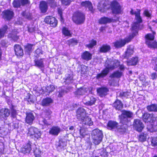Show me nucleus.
Segmentation results:
<instances>
[{
	"instance_id": "1",
	"label": "nucleus",
	"mask_w": 157,
	"mask_h": 157,
	"mask_svg": "<svg viewBox=\"0 0 157 157\" xmlns=\"http://www.w3.org/2000/svg\"><path fill=\"white\" fill-rule=\"evenodd\" d=\"M97 9L101 13L106 12L110 9L113 14H119L123 13L122 6L117 0H113L110 3L108 0L101 1L98 3Z\"/></svg>"
},
{
	"instance_id": "2",
	"label": "nucleus",
	"mask_w": 157,
	"mask_h": 157,
	"mask_svg": "<svg viewBox=\"0 0 157 157\" xmlns=\"http://www.w3.org/2000/svg\"><path fill=\"white\" fill-rule=\"evenodd\" d=\"M141 119L145 123H149L147 128L150 132L157 131V117L153 113L145 112L143 113Z\"/></svg>"
},
{
	"instance_id": "3",
	"label": "nucleus",
	"mask_w": 157,
	"mask_h": 157,
	"mask_svg": "<svg viewBox=\"0 0 157 157\" xmlns=\"http://www.w3.org/2000/svg\"><path fill=\"white\" fill-rule=\"evenodd\" d=\"M148 28L152 32V33H148L144 36L145 43L148 48L153 49H157V41L154 40L156 33L153 30L150 25H149Z\"/></svg>"
},
{
	"instance_id": "4",
	"label": "nucleus",
	"mask_w": 157,
	"mask_h": 157,
	"mask_svg": "<svg viewBox=\"0 0 157 157\" xmlns=\"http://www.w3.org/2000/svg\"><path fill=\"white\" fill-rule=\"evenodd\" d=\"M120 62L118 60L114 62L112 65L105 67L102 69L100 73L97 75L95 77L96 79H99L101 78H103L106 77L108 74L110 70H113L117 67L120 65Z\"/></svg>"
},
{
	"instance_id": "5",
	"label": "nucleus",
	"mask_w": 157,
	"mask_h": 157,
	"mask_svg": "<svg viewBox=\"0 0 157 157\" xmlns=\"http://www.w3.org/2000/svg\"><path fill=\"white\" fill-rule=\"evenodd\" d=\"M137 33H133L132 34H129L128 36L124 39H120L113 43V46L117 48H121L124 47L126 44L130 42L134 38Z\"/></svg>"
},
{
	"instance_id": "6",
	"label": "nucleus",
	"mask_w": 157,
	"mask_h": 157,
	"mask_svg": "<svg viewBox=\"0 0 157 157\" xmlns=\"http://www.w3.org/2000/svg\"><path fill=\"white\" fill-rule=\"evenodd\" d=\"M71 19L77 25L83 24L84 23L86 19L85 14L81 11L76 10L73 13Z\"/></svg>"
},
{
	"instance_id": "7",
	"label": "nucleus",
	"mask_w": 157,
	"mask_h": 157,
	"mask_svg": "<svg viewBox=\"0 0 157 157\" xmlns=\"http://www.w3.org/2000/svg\"><path fill=\"white\" fill-rule=\"evenodd\" d=\"M119 116L120 123L123 125H127L129 122L128 118H132L133 117V113L129 110H123Z\"/></svg>"
},
{
	"instance_id": "8",
	"label": "nucleus",
	"mask_w": 157,
	"mask_h": 157,
	"mask_svg": "<svg viewBox=\"0 0 157 157\" xmlns=\"http://www.w3.org/2000/svg\"><path fill=\"white\" fill-rule=\"evenodd\" d=\"M28 135L31 138L38 139L40 138L41 133L37 128L31 126L28 128Z\"/></svg>"
},
{
	"instance_id": "9",
	"label": "nucleus",
	"mask_w": 157,
	"mask_h": 157,
	"mask_svg": "<svg viewBox=\"0 0 157 157\" xmlns=\"http://www.w3.org/2000/svg\"><path fill=\"white\" fill-rule=\"evenodd\" d=\"M14 15L13 10L10 9L5 10L2 12L1 16L5 21H10L12 19Z\"/></svg>"
},
{
	"instance_id": "10",
	"label": "nucleus",
	"mask_w": 157,
	"mask_h": 157,
	"mask_svg": "<svg viewBox=\"0 0 157 157\" xmlns=\"http://www.w3.org/2000/svg\"><path fill=\"white\" fill-rule=\"evenodd\" d=\"M44 23L50 25L52 28L56 27L58 25V20L56 18L52 16H47L45 17L44 19Z\"/></svg>"
},
{
	"instance_id": "11",
	"label": "nucleus",
	"mask_w": 157,
	"mask_h": 157,
	"mask_svg": "<svg viewBox=\"0 0 157 157\" xmlns=\"http://www.w3.org/2000/svg\"><path fill=\"white\" fill-rule=\"evenodd\" d=\"M119 17H117L115 19H113L112 17H109L104 16L101 17L98 20V23L99 24L105 25L107 23H116L119 21Z\"/></svg>"
},
{
	"instance_id": "12",
	"label": "nucleus",
	"mask_w": 157,
	"mask_h": 157,
	"mask_svg": "<svg viewBox=\"0 0 157 157\" xmlns=\"http://www.w3.org/2000/svg\"><path fill=\"white\" fill-rule=\"evenodd\" d=\"M31 143L30 141L23 145L20 149V152L24 155L29 154L32 150Z\"/></svg>"
},
{
	"instance_id": "13",
	"label": "nucleus",
	"mask_w": 157,
	"mask_h": 157,
	"mask_svg": "<svg viewBox=\"0 0 157 157\" xmlns=\"http://www.w3.org/2000/svg\"><path fill=\"white\" fill-rule=\"evenodd\" d=\"M132 125L134 128L139 132H141L144 128V124L139 119H134Z\"/></svg>"
},
{
	"instance_id": "14",
	"label": "nucleus",
	"mask_w": 157,
	"mask_h": 157,
	"mask_svg": "<svg viewBox=\"0 0 157 157\" xmlns=\"http://www.w3.org/2000/svg\"><path fill=\"white\" fill-rule=\"evenodd\" d=\"M44 113V118H43L42 122L44 125L47 126L50 125L51 124L48 120L51 119V115L52 112L49 108H48L45 110Z\"/></svg>"
},
{
	"instance_id": "15",
	"label": "nucleus",
	"mask_w": 157,
	"mask_h": 157,
	"mask_svg": "<svg viewBox=\"0 0 157 157\" xmlns=\"http://www.w3.org/2000/svg\"><path fill=\"white\" fill-rule=\"evenodd\" d=\"M14 51L15 55L17 58H21L24 55L23 50L21 45L16 44L13 46Z\"/></svg>"
},
{
	"instance_id": "16",
	"label": "nucleus",
	"mask_w": 157,
	"mask_h": 157,
	"mask_svg": "<svg viewBox=\"0 0 157 157\" xmlns=\"http://www.w3.org/2000/svg\"><path fill=\"white\" fill-rule=\"evenodd\" d=\"M10 115V111L7 108L0 109V119L6 120Z\"/></svg>"
},
{
	"instance_id": "17",
	"label": "nucleus",
	"mask_w": 157,
	"mask_h": 157,
	"mask_svg": "<svg viewBox=\"0 0 157 157\" xmlns=\"http://www.w3.org/2000/svg\"><path fill=\"white\" fill-rule=\"evenodd\" d=\"M80 6L81 7H84L86 8L87 7L89 10L92 13H94L95 10L91 2L89 1H82L81 2Z\"/></svg>"
},
{
	"instance_id": "18",
	"label": "nucleus",
	"mask_w": 157,
	"mask_h": 157,
	"mask_svg": "<svg viewBox=\"0 0 157 157\" xmlns=\"http://www.w3.org/2000/svg\"><path fill=\"white\" fill-rule=\"evenodd\" d=\"M86 114V111L82 107H80L78 108L76 111V117L79 120L81 121Z\"/></svg>"
},
{
	"instance_id": "19",
	"label": "nucleus",
	"mask_w": 157,
	"mask_h": 157,
	"mask_svg": "<svg viewBox=\"0 0 157 157\" xmlns=\"http://www.w3.org/2000/svg\"><path fill=\"white\" fill-rule=\"evenodd\" d=\"M26 115L25 118V122L30 125L32 124L35 119V117L33 114L30 112H26Z\"/></svg>"
},
{
	"instance_id": "20",
	"label": "nucleus",
	"mask_w": 157,
	"mask_h": 157,
	"mask_svg": "<svg viewBox=\"0 0 157 157\" xmlns=\"http://www.w3.org/2000/svg\"><path fill=\"white\" fill-rule=\"evenodd\" d=\"M97 91L99 96L102 97L105 96L107 94L109 89L106 87H101L98 88Z\"/></svg>"
},
{
	"instance_id": "21",
	"label": "nucleus",
	"mask_w": 157,
	"mask_h": 157,
	"mask_svg": "<svg viewBox=\"0 0 157 157\" xmlns=\"http://www.w3.org/2000/svg\"><path fill=\"white\" fill-rule=\"evenodd\" d=\"M112 106L116 110L121 111L123 108V104L120 100L117 99L113 103Z\"/></svg>"
},
{
	"instance_id": "22",
	"label": "nucleus",
	"mask_w": 157,
	"mask_h": 157,
	"mask_svg": "<svg viewBox=\"0 0 157 157\" xmlns=\"http://www.w3.org/2000/svg\"><path fill=\"white\" fill-rule=\"evenodd\" d=\"M111 49V47L109 45L104 44L99 47L98 52L100 53H106L109 52Z\"/></svg>"
},
{
	"instance_id": "23",
	"label": "nucleus",
	"mask_w": 157,
	"mask_h": 157,
	"mask_svg": "<svg viewBox=\"0 0 157 157\" xmlns=\"http://www.w3.org/2000/svg\"><path fill=\"white\" fill-rule=\"evenodd\" d=\"M106 126L108 129L113 130L118 128V123L116 121L109 120L108 121Z\"/></svg>"
},
{
	"instance_id": "24",
	"label": "nucleus",
	"mask_w": 157,
	"mask_h": 157,
	"mask_svg": "<svg viewBox=\"0 0 157 157\" xmlns=\"http://www.w3.org/2000/svg\"><path fill=\"white\" fill-rule=\"evenodd\" d=\"M134 52V49L131 48L130 46L129 45L124 52L123 55L124 58L128 59L129 57H131L133 55Z\"/></svg>"
},
{
	"instance_id": "25",
	"label": "nucleus",
	"mask_w": 157,
	"mask_h": 157,
	"mask_svg": "<svg viewBox=\"0 0 157 157\" xmlns=\"http://www.w3.org/2000/svg\"><path fill=\"white\" fill-rule=\"evenodd\" d=\"M92 55L88 51H85L81 54V57L84 60L88 61L92 59Z\"/></svg>"
},
{
	"instance_id": "26",
	"label": "nucleus",
	"mask_w": 157,
	"mask_h": 157,
	"mask_svg": "<svg viewBox=\"0 0 157 157\" xmlns=\"http://www.w3.org/2000/svg\"><path fill=\"white\" fill-rule=\"evenodd\" d=\"M39 7L41 13H46L48 9V4L45 1H40Z\"/></svg>"
},
{
	"instance_id": "27",
	"label": "nucleus",
	"mask_w": 157,
	"mask_h": 157,
	"mask_svg": "<svg viewBox=\"0 0 157 157\" xmlns=\"http://www.w3.org/2000/svg\"><path fill=\"white\" fill-rule=\"evenodd\" d=\"M61 131L59 127L57 126H53L49 130V133L53 136H57Z\"/></svg>"
},
{
	"instance_id": "28",
	"label": "nucleus",
	"mask_w": 157,
	"mask_h": 157,
	"mask_svg": "<svg viewBox=\"0 0 157 157\" xmlns=\"http://www.w3.org/2000/svg\"><path fill=\"white\" fill-rule=\"evenodd\" d=\"M44 58H41L40 59H35L34 60V66L40 69L44 68Z\"/></svg>"
},
{
	"instance_id": "29",
	"label": "nucleus",
	"mask_w": 157,
	"mask_h": 157,
	"mask_svg": "<svg viewBox=\"0 0 157 157\" xmlns=\"http://www.w3.org/2000/svg\"><path fill=\"white\" fill-rule=\"evenodd\" d=\"M34 45L30 43H27L24 46L25 53L30 55L33 50V46Z\"/></svg>"
},
{
	"instance_id": "30",
	"label": "nucleus",
	"mask_w": 157,
	"mask_h": 157,
	"mask_svg": "<svg viewBox=\"0 0 157 157\" xmlns=\"http://www.w3.org/2000/svg\"><path fill=\"white\" fill-rule=\"evenodd\" d=\"M139 62L138 57L137 56L132 57L130 59L126 61L128 66H135Z\"/></svg>"
},
{
	"instance_id": "31",
	"label": "nucleus",
	"mask_w": 157,
	"mask_h": 157,
	"mask_svg": "<svg viewBox=\"0 0 157 157\" xmlns=\"http://www.w3.org/2000/svg\"><path fill=\"white\" fill-rule=\"evenodd\" d=\"M53 102V100L51 98L46 97L42 99L41 105L43 106H48Z\"/></svg>"
},
{
	"instance_id": "32",
	"label": "nucleus",
	"mask_w": 157,
	"mask_h": 157,
	"mask_svg": "<svg viewBox=\"0 0 157 157\" xmlns=\"http://www.w3.org/2000/svg\"><path fill=\"white\" fill-rule=\"evenodd\" d=\"M81 121L85 125L89 126L92 125L93 124V122L91 120V118L88 116H86Z\"/></svg>"
},
{
	"instance_id": "33",
	"label": "nucleus",
	"mask_w": 157,
	"mask_h": 157,
	"mask_svg": "<svg viewBox=\"0 0 157 157\" xmlns=\"http://www.w3.org/2000/svg\"><path fill=\"white\" fill-rule=\"evenodd\" d=\"M21 16L29 20H32L33 18L32 13L26 10L22 11L21 13Z\"/></svg>"
},
{
	"instance_id": "34",
	"label": "nucleus",
	"mask_w": 157,
	"mask_h": 157,
	"mask_svg": "<svg viewBox=\"0 0 157 157\" xmlns=\"http://www.w3.org/2000/svg\"><path fill=\"white\" fill-rule=\"evenodd\" d=\"M62 32L63 35L65 36L71 37L72 36V33L69 30L68 28L63 27L62 28Z\"/></svg>"
},
{
	"instance_id": "35",
	"label": "nucleus",
	"mask_w": 157,
	"mask_h": 157,
	"mask_svg": "<svg viewBox=\"0 0 157 157\" xmlns=\"http://www.w3.org/2000/svg\"><path fill=\"white\" fill-rule=\"evenodd\" d=\"M147 111L149 112H157V104H151L146 106Z\"/></svg>"
},
{
	"instance_id": "36",
	"label": "nucleus",
	"mask_w": 157,
	"mask_h": 157,
	"mask_svg": "<svg viewBox=\"0 0 157 157\" xmlns=\"http://www.w3.org/2000/svg\"><path fill=\"white\" fill-rule=\"evenodd\" d=\"M8 29V26L6 25H4L1 28H0V39L4 37Z\"/></svg>"
},
{
	"instance_id": "37",
	"label": "nucleus",
	"mask_w": 157,
	"mask_h": 157,
	"mask_svg": "<svg viewBox=\"0 0 157 157\" xmlns=\"http://www.w3.org/2000/svg\"><path fill=\"white\" fill-rule=\"evenodd\" d=\"M123 73L119 71H114L109 76L111 78H120L123 75Z\"/></svg>"
},
{
	"instance_id": "38",
	"label": "nucleus",
	"mask_w": 157,
	"mask_h": 157,
	"mask_svg": "<svg viewBox=\"0 0 157 157\" xmlns=\"http://www.w3.org/2000/svg\"><path fill=\"white\" fill-rule=\"evenodd\" d=\"M102 139V135H96L93 138V143L96 145L99 144L101 141Z\"/></svg>"
},
{
	"instance_id": "39",
	"label": "nucleus",
	"mask_w": 157,
	"mask_h": 157,
	"mask_svg": "<svg viewBox=\"0 0 157 157\" xmlns=\"http://www.w3.org/2000/svg\"><path fill=\"white\" fill-rule=\"evenodd\" d=\"M56 148H59L61 149L63 148L67 145V142L63 140V139H60L56 144Z\"/></svg>"
},
{
	"instance_id": "40",
	"label": "nucleus",
	"mask_w": 157,
	"mask_h": 157,
	"mask_svg": "<svg viewBox=\"0 0 157 157\" xmlns=\"http://www.w3.org/2000/svg\"><path fill=\"white\" fill-rule=\"evenodd\" d=\"M73 74H68L64 79V82L66 84H69L73 82Z\"/></svg>"
},
{
	"instance_id": "41",
	"label": "nucleus",
	"mask_w": 157,
	"mask_h": 157,
	"mask_svg": "<svg viewBox=\"0 0 157 157\" xmlns=\"http://www.w3.org/2000/svg\"><path fill=\"white\" fill-rule=\"evenodd\" d=\"M10 109V110L11 117L13 118H16L17 115V110L15 109L14 106L12 104Z\"/></svg>"
},
{
	"instance_id": "42",
	"label": "nucleus",
	"mask_w": 157,
	"mask_h": 157,
	"mask_svg": "<svg viewBox=\"0 0 157 157\" xmlns=\"http://www.w3.org/2000/svg\"><path fill=\"white\" fill-rule=\"evenodd\" d=\"M67 44L69 46H74L77 45L78 40L75 38H72L67 40Z\"/></svg>"
},
{
	"instance_id": "43",
	"label": "nucleus",
	"mask_w": 157,
	"mask_h": 157,
	"mask_svg": "<svg viewBox=\"0 0 157 157\" xmlns=\"http://www.w3.org/2000/svg\"><path fill=\"white\" fill-rule=\"evenodd\" d=\"M90 100L84 103V104L87 106H91L95 104L96 99L93 96L89 97Z\"/></svg>"
},
{
	"instance_id": "44",
	"label": "nucleus",
	"mask_w": 157,
	"mask_h": 157,
	"mask_svg": "<svg viewBox=\"0 0 157 157\" xmlns=\"http://www.w3.org/2000/svg\"><path fill=\"white\" fill-rule=\"evenodd\" d=\"M139 26V24L136 22L133 23L131 28V30L133 32L130 34H132L133 33H137L135 36L138 34V31L137 29Z\"/></svg>"
},
{
	"instance_id": "45",
	"label": "nucleus",
	"mask_w": 157,
	"mask_h": 157,
	"mask_svg": "<svg viewBox=\"0 0 157 157\" xmlns=\"http://www.w3.org/2000/svg\"><path fill=\"white\" fill-rule=\"evenodd\" d=\"M9 37L14 41H16L19 39V36L15 32H12L8 35Z\"/></svg>"
},
{
	"instance_id": "46",
	"label": "nucleus",
	"mask_w": 157,
	"mask_h": 157,
	"mask_svg": "<svg viewBox=\"0 0 157 157\" xmlns=\"http://www.w3.org/2000/svg\"><path fill=\"white\" fill-rule=\"evenodd\" d=\"M97 42L94 39H92L90 41L89 43L86 45L85 46L89 49H92L96 45Z\"/></svg>"
},
{
	"instance_id": "47",
	"label": "nucleus",
	"mask_w": 157,
	"mask_h": 157,
	"mask_svg": "<svg viewBox=\"0 0 157 157\" xmlns=\"http://www.w3.org/2000/svg\"><path fill=\"white\" fill-rule=\"evenodd\" d=\"M147 134V133L142 132L140 133L138 137V140L139 141L143 142L146 140Z\"/></svg>"
},
{
	"instance_id": "48",
	"label": "nucleus",
	"mask_w": 157,
	"mask_h": 157,
	"mask_svg": "<svg viewBox=\"0 0 157 157\" xmlns=\"http://www.w3.org/2000/svg\"><path fill=\"white\" fill-rule=\"evenodd\" d=\"M12 5L14 8H20L21 6V0H14L12 2Z\"/></svg>"
},
{
	"instance_id": "49",
	"label": "nucleus",
	"mask_w": 157,
	"mask_h": 157,
	"mask_svg": "<svg viewBox=\"0 0 157 157\" xmlns=\"http://www.w3.org/2000/svg\"><path fill=\"white\" fill-rule=\"evenodd\" d=\"M136 10V11L135 12L132 9H131L130 12V13L132 15H135V17L140 15L141 10L140 9H137Z\"/></svg>"
},
{
	"instance_id": "50",
	"label": "nucleus",
	"mask_w": 157,
	"mask_h": 157,
	"mask_svg": "<svg viewBox=\"0 0 157 157\" xmlns=\"http://www.w3.org/2000/svg\"><path fill=\"white\" fill-rule=\"evenodd\" d=\"M57 11L58 14L59 15L60 17V21L63 23L64 21V19L63 17V10L61 8H58L57 9Z\"/></svg>"
},
{
	"instance_id": "51",
	"label": "nucleus",
	"mask_w": 157,
	"mask_h": 157,
	"mask_svg": "<svg viewBox=\"0 0 157 157\" xmlns=\"http://www.w3.org/2000/svg\"><path fill=\"white\" fill-rule=\"evenodd\" d=\"M151 139L152 146L154 147L157 146V136L151 137Z\"/></svg>"
},
{
	"instance_id": "52",
	"label": "nucleus",
	"mask_w": 157,
	"mask_h": 157,
	"mask_svg": "<svg viewBox=\"0 0 157 157\" xmlns=\"http://www.w3.org/2000/svg\"><path fill=\"white\" fill-rule=\"evenodd\" d=\"M152 63L153 65L155 64L153 70L155 71H157V57H154L152 59Z\"/></svg>"
},
{
	"instance_id": "53",
	"label": "nucleus",
	"mask_w": 157,
	"mask_h": 157,
	"mask_svg": "<svg viewBox=\"0 0 157 157\" xmlns=\"http://www.w3.org/2000/svg\"><path fill=\"white\" fill-rule=\"evenodd\" d=\"M46 91H48L49 93H50L54 90L55 87L53 85H50L46 87Z\"/></svg>"
},
{
	"instance_id": "54",
	"label": "nucleus",
	"mask_w": 157,
	"mask_h": 157,
	"mask_svg": "<svg viewBox=\"0 0 157 157\" xmlns=\"http://www.w3.org/2000/svg\"><path fill=\"white\" fill-rule=\"evenodd\" d=\"M48 3L51 7L55 8L57 6L56 2L55 0H49Z\"/></svg>"
},
{
	"instance_id": "55",
	"label": "nucleus",
	"mask_w": 157,
	"mask_h": 157,
	"mask_svg": "<svg viewBox=\"0 0 157 157\" xmlns=\"http://www.w3.org/2000/svg\"><path fill=\"white\" fill-rule=\"evenodd\" d=\"M143 14L146 17L151 18V13H150L147 9H145L144 10Z\"/></svg>"
},
{
	"instance_id": "56",
	"label": "nucleus",
	"mask_w": 157,
	"mask_h": 157,
	"mask_svg": "<svg viewBox=\"0 0 157 157\" xmlns=\"http://www.w3.org/2000/svg\"><path fill=\"white\" fill-rule=\"evenodd\" d=\"M21 2L22 6L29 5L30 2L29 0H21Z\"/></svg>"
},
{
	"instance_id": "57",
	"label": "nucleus",
	"mask_w": 157,
	"mask_h": 157,
	"mask_svg": "<svg viewBox=\"0 0 157 157\" xmlns=\"http://www.w3.org/2000/svg\"><path fill=\"white\" fill-rule=\"evenodd\" d=\"M119 96L121 97H127L129 96V93L128 91L122 92L120 93Z\"/></svg>"
},
{
	"instance_id": "58",
	"label": "nucleus",
	"mask_w": 157,
	"mask_h": 157,
	"mask_svg": "<svg viewBox=\"0 0 157 157\" xmlns=\"http://www.w3.org/2000/svg\"><path fill=\"white\" fill-rule=\"evenodd\" d=\"M31 95L30 94H28L26 98V100L30 103H33L34 101L32 98H31Z\"/></svg>"
},
{
	"instance_id": "59",
	"label": "nucleus",
	"mask_w": 157,
	"mask_h": 157,
	"mask_svg": "<svg viewBox=\"0 0 157 157\" xmlns=\"http://www.w3.org/2000/svg\"><path fill=\"white\" fill-rule=\"evenodd\" d=\"M5 149V145L3 143L0 142V153H3Z\"/></svg>"
},
{
	"instance_id": "60",
	"label": "nucleus",
	"mask_w": 157,
	"mask_h": 157,
	"mask_svg": "<svg viewBox=\"0 0 157 157\" xmlns=\"http://www.w3.org/2000/svg\"><path fill=\"white\" fill-rule=\"evenodd\" d=\"M28 31L30 33H33L35 31V27L33 25L31 26H29L28 27Z\"/></svg>"
},
{
	"instance_id": "61",
	"label": "nucleus",
	"mask_w": 157,
	"mask_h": 157,
	"mask_svg": "<svg viewBox=\"0 0 157 157\" xmlns=\"http://www.w3.org/2000/svg\"><path fill=\"white\" fill-rule=\"evenodd\" d=\"M135 19L136 20V22L140 24L143 22V20L141 17L140 16V15L136 17Z\"/></svg>"
},
{
	"instance_id": "62",
	"label": "nucleus",
	"mask_w": 157,
	"mask_h": 157,
	"mask_svg": "<svg viewBox=\"0 0 157 157\" xmlns=\"http://www.w3.org/2000/svg\"><path fill=\"white\" fill-rule=\"evenodd\" d=\"M62 4L65 6L69 5L71 2L70 0H61Z\"/></svg>"
},
{
	"instance_id": "63",
	"label": "nucleus",
	"mask_w": 157,
	"mask_h": 157,
	"mask_svg": "<svg viewBox=\"0 0 157 157\" xmlns=\"http://www.w3.org/2000/svg\"><path fill=\"white\" fill-rule=\"evenodd\" d=\"M1 44L2 47L4 48H7L8 46L7 42L4 40H2L1 41Z\"/></svg>"
},
{
	"instance_id": "64",
	"label": "nucleus",
	"mask_w": 157,
	"mask_h": 157,
	"mask_svg": "<svg viewBox=\"0 0 157 157\" xmlns=\"http://www.w3.org/2000/svg\"><path fill=\"white\" fill-rule=\"evenodd\" d=\"M151 76L152 79H155L157 77V73L156 72L152 73L151 74Z\"/></svg>"
}]
</instances>
